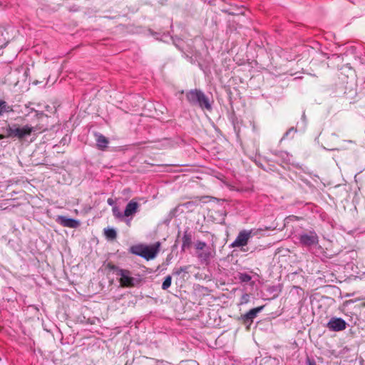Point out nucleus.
Wrapping results in <instances>:
<instances>
[{
    "instance_id": "bb28decb",
    "label": "nucleus",
    "mask_w": 365,
    "mask_h": 365,
    "mask_svg": "<svg viewBox=\"0 0 365 365\" xmlns=\"http://www.w3.org/2000/svg\"><path fill=\"white\" fill-rule=\"evenodd\" d=\"M107 202L109 205L113 206L114 205V201L112 198H108Z\"/></svg>"
},
{
    "instance_id": "c756f323",
    "label": "nucleus",
    "mask_w": 365,
    "mask_h": 365,
    "mask_svg": "<svg viewBox=\"0 0 365 365\" xmlns=\"http://www.w3.org/2000/svg\"><path fill=\"white\" fill-rule=\"evenodd\" d=\"M324 150H328L327 148H326L325 147H322Z\"/></svg>"
},
{
    "instance_id": "b1692460",
    "label": "nucleus",
    "mask_w": 365,
    "mask_h": 365,
    "mask_svg": "<svg viewBox=\"0 0 365 365\" xmlns=\"http://www.w3.org/2000/svg\"><path fill=\"white\" fill-rule=\"evenodd\" d=\"M307 365H317L316 362L314 359H311L309 358H307Z\"/></svg>"
},
{
    "instance_id": "6ab92c4d",
    "label": "nucleus",
    "mask_w": 365,
    "mask_h": 365,
    "mask_svg": "<svg viewBox=\"0 0 365 365\" xmlns=\"http://www.w3.org/2000/svg\"><path fill=\"white\" fill-rule=\"evenodd\" d=\"M252 277L250 274L244 273L240 276V279L243 282H248L251 280Z\"/></svg>"
},
{
    "instance_id": "1a4fd4ad",
    "label": "nucleus",
    "mask_w": 365,
    "mask_h": 365,
    "mask_svg": "<svg viewBox=\"0 0 365 365\" xmlns=\"http://www.w3.org/2000/svg\"><path fill=\"white\" fill-rule=\"evenodd\" d=\"M56 221L61 225L69 228H76L80 225L79 221L61 215L58 216Z\"/></svg>"
},
{
    "instance_id": "4be33fe9",
    "label": "nucleus",
    "mask_w": 365,
    "mask_h": 365,
    "mask_svg": "<svg viewBox=\"0 0 365 365\" xmlns=\"http://www.w3.org/2000/svg\"><path fill=\"white\" fill-rule=\"evenodd\" d=\"M297 130L294 128H289L284 135L282 139L287 138L292 132H296Z\"/></svg>"
},
{
    "instance_id": "393cba45",
    "label": "nucleus",
    "mask_w": 365,
    "mask_h": 365,
    "mask_svg": "<svg viewBox=\"0 0 365 365\" xmlns=\"http://www.w3.org/2000/svg\"><path fill=\"white\" fill-rule=\"evenodd\" d=\"M6 44H7V42L0 40V49L5 47L6 46Z\"/></svg>"
},
{
    "instance_id": "dca6fc26",
    "label": "nucleus",
    "mask_w": 365,
    "mask_h": 365,
    "mask_svg": "<svg viewBox=\"0 0 365 365\" xmlns=\"http://www.w3.org/2000/svg\"><path fill=\"white\" fill-rule=\"evenodd\" d=\"M195 246L197 252L210 247V246L207 245L206 242L202 241H197Z\"/></svg>"
},
{
    "instance_id": "9b49d317",
    "label": "nucleus",
    "mask_w": 365,
    "mask_h": 365,
    "mask_svg": "<svg viewBox=\"0 0 365 365\" xmlns=\"http://www.w3.org/2000/svg\"><path fill=\"white\" fill-rule=\"evenodd\" d=\"M263 308L264 306H260L250 309L243 316L244 321L252 322L253 319L257 317V314L263 309Z\"/></svg>"
},
{
    "instance_id": "0eeeda50",
    "label": "nucleus",
    "mask_w": 365,
    "mask_h": 365,
    "mask_svg": "<svg viewBox=\"0 0 365 365\" xmlns=\"http://www.w3.org/2000/svg\"><path fill=\"white\" fill-rule=\"evenodd\" d=\"M327 327L331 331H340L346 328V322L341 318L332 317L328 322Z\"/></svg>"
},
{
    "instance_id": "a211bd4d",
    "label": "nucleus",
    "mask_w": 365,
    "mask_h": 365,
    "mask_svg": "<svg viewBox=\"0 0 365 365\" xmlns=\"http://www.w3.org/2000/svg\"><path fill=\"white\" fill-rule=\"evenodd\" d=\"M11 110V107L7 105L6 101H0V114L4 112H9Z\"/></svg>"
},
{
    "instance_id": "f257e3e1",
    "label": "nucleus",
    "mask_w": 365,
    "mask_h": 365,
    "mask_svg": "<svg viewBox=\"0 0 365 365\" xmlns=\"http://www.w3.org/2000/svg\"><path fill=\"white\" fill-rule=\"evenodd\" d=\"M188 102L193 106H198L202 109L210 110L212 106L208 98L200 90H190L186 94Z\"/></svg>"
},
{
    "instance_id": "a878e982",
    "label": "nucleus",
    "mask_w": 365,
    "mask_h": 365,
    "mask_svg": "<svg viewBox=\"0 0 365 365\" xmlns=\"http://www.w3.org/2000/svg\"><path fill=\"white\" fill-rule=\"evenodd\" d=\"M187 365H198L197 361H194V360L187 361Z\"/></svg>"
},
{
    "instance_id": "c85d7f7f",
    "label": "nucleus",
    "mask_w": 365,
    "mask_h": 365,
    "mask_svg": "<svg viewBox=\"0 0 365 365\" xmlns=\"http://www.w3.org/2000/svg\"><path fill=\"white\" fill-rule=\"evenodd\" d=\"M129 223H130V220H127V224L129 225Z\"/></svg>"
},
{
    "instance_id": "7c9ffc66",
    "label": "nucleus",
    "mask_w": 365,
    "mask_h": 365,
    "mask_svg": "<svg viewBox=\"0 0 365 365\" xmlns=\"http://www.w3.org/2000/svg\"><path fill=\"white\" fill-rule=\"evenodd\" d=\"M335 150L334 148H332V149H331L330 150Z\"/></svg>"
},
{
    "instance_id": "7ed1b4c3",
    "label": "nucleus",
    "mask_w": 365,
    "mask_h": 365,
    "mask_svg": "<svg viewBox=\"0 0 365 365\" xmlns=\"http://www.w3.org/2000/svg\"><path fill=\"white\" fill-rule=\"evenodd\" d=\"M160 242L151 245H140L132 247V252L146 260L154 259L160 250Z\"/></svg>"
},
{
    "instance_id": "cd10ccee",
    "label": "nucleus",
    "mask_w": 365,
    "mask_h": 365,
    "mask_svg": "<svg viewBox=\"0 0 365 365\" xmlns=\"http://www.w3.org/2000/svg\"><path fill=\"white\" fill-rule=\"evenodd\" d=\"M7 138V137H6V135H2V134H0V140L4 139V138Z\"/></svg>"
},
{
    "instance_id": "39448f33",
    "label": "nucleus",
    "mask_w": 365,
    "mask_h": 365,
    "mask_svg": "<svg viewBox=\"0 0 365 365\" xmlns=\"http://www.w3.org/2000/svg\"><path fill=\"white\" fill-rule=\"evenodd\" d=\"M253 236L252 230H243L237 235L236 239L230 244V247H241L248 244L250 239Z\"/></svg>"
},
{
    "instance_id": "5701e85b",
    "label": "nucleus",
    "mask_w": 365,
    "mask_h": 365,
    "mask_svg": "<svg viewBox=\"0 0 365 365\" xmlns=\"http://www.w3.org/2000/svg\"><path fill=\"white\" fill-rule=\"evenodd\" d=\"M157 365H171V364L168 361H163V360H158L157 361Z\"/></svg>"
},
{
    "instance_id": "f8f14e48",
    "label": "nucleus",
    "mask_w": 365,
    "mask_h": 365,
    "mask_svg": "<svg viewBox=\"0 0 365 365\" xmlns=\"http://www.w3.org/2000/svg\"><path fill=\"white\" fill-rule=\"evenodd\" d=\"M192 244V235L190 232L185 231L182 238V250H185L189 248Z\"/></svg>"
},
{
    "instance_id": "2eb2a0df",
    "label": "nucleus",
    "mask_w": 365,
    "mask_h": 365,
    "mask_svg": "<svg viewBox=\"0 0 365 365\" xmlns=\"http://www.w3.org/2000/svg\"><path fill=\"white\" fill-rule=\"evenodd\" d=\"M112 212L114 217L119 220H123L124 216V212L122 213L120 209L117 206H113L112 208Z\"/></svg>"
},
{
    "instance_id": "6e6552de",
    "label": "nucleus",
    "mask_w": 365,
    "mask_h": 365,
    "mask_svg": "<svg viewBox=\"0 0 365 365\" xmlns=\"http://www.w3.org/2000/svg\"><path fill=\"white\" fill-rule=\"evenodd\" d=\"M215 255V250L214 247H208L197 252V257L202 264H208L212 258Z\"/></svg>"
},
{
    "instance_id": "4468645a",
    "label": "nucleus",
    "mask_w": 365,
    "mask_h": 365,
    "mask_svg": "<svg viewBox=\"0 0 365 365\" xmlns=\"http://www.w3.org/2000/svg\"><path fill=\"white\" fill-rule=\"evenodd\" d=\"M105 235L108 239L113 240L116 237V231L113 228H107L104 230Z\"/></svg>"
},
{
    "instance_id": "412c9836",
    "label": "nucleus",
    "mask_w": 365,
    "mask_h": 365,
    "mask_svg": "<svg viewBox=\"0 0 365 365\" xmlns=\"http://www.w3.org/2000/svg\"><path fill=\"white\" fill-rule=\"evenodd\" d=\"M187 267H180V268L175 269L174 271V274L176 275H180L182 272H187Z\"/></svg>"
},
{
    "instance_id": "f03ea898",
    "label": "nucleus",
    "mask_w": 365,
    "mask_h": 365,
    "mask_svg": "<svg viewBox=\"0 0 365 365\" xmlns=\"http://www.w3.org/2000/svg\"><path fill=\"white\" fill-rule=\"evenodd\" d=\"M39 129L36 126H31V125H25L23 127H20L16 124L12 125H8L5 128L7 138H16L19 139L24 138L26 136L30 135L33 132H36Z\"/></svg>"
},
{
    "instance_id": "20e7f679",
    "label": "nucleus",
    "mask_w": 365,
    "mask_h": 365,
    "mask_svg": "<svg viewBox=\"0 0 365 365\" xmlns=\"http://www.w3.org/2000/svg\"><path fill=\"white\" fill-rule=\"evenodd\" d=\"M115 274L120 277L119 281L122 287H134L140 282V279L132 277L131 272L127 269L116 268Z\"/></svg>"
},
{
    "instance_id": "423d86ee",
    "label": "nucleus",
    "mask_w": 365,
    "mask_h": 365,
    "mask_svg": "<svg viewBox=\"0 0 365 365\" xmlns=\"http://www.w3.org/2000/svg\"><path fill=\"white\" fill-rule=\"evenodd\" d=\"M300 244L304 247H312L319 243V237L314 231L304 232L299 237Z\"/></svg>"
},
{
    "instance_id": "f3484780",
    "label": "nucleus",
    "mask_w": 365,
    "mask_h": 365,
    "mask_svg": "<svg viewBox=\"0 0 365 365\" xmlns=\"http://www.w3.org/2000/svg\"><path fill=\"white\" fill-rule=\"evenodd\" d=\"M171 282H172V277L170 275L166 276L163 282L162 289L164 290L168 289L171 285Z\"/></svg>"
},
{
    "instance_id": "9d476101",
    "label": "nucleus",
    "mask_w": 365,
    "mask_h": 365,
    "mask_svg": "<svg viewBox=\"0 0 365 365\" xmlns=\"http://www.w3.org/2000/svg\"><path fill=\"white\" fill-rule=\"evenodd\" d=\"M138 208V202H136L133 200L130 201L127 204L125 209L124 210V216L130 217V216L134 215L137 212Z\"/></svg>"
},
{
    "instance_id": "aec40b11",
    "label": "nucleus",
    "mask_w": 365,
    "mask_h": 365,
    "mask_svg": "<svg viewBox=\"0 0 365 365\" xmlns=\"http://www.w3.org/2000/svg\"><path fill=\"white\" fill-rule=\"evenodd\" d=\"M250 301V295L248 294H243L240 298V304H247Z\"/></svg>"
},
{
    "instance_id": "ddd939ff",
    "label": "nucleus",
    "mask_w": 365,
    "mask_h": 365,
    "mask_svg": "<svg viewBox=\"0 0 365 365\" xmlns=\"http://www.w3.org/2000/svg\"><path fill=\"white\" fill-rule=\"evenodd\" d=\"M108 140L102 134H96V145L100 150L107 148Z\"/></svg>"
}]
</instances>
